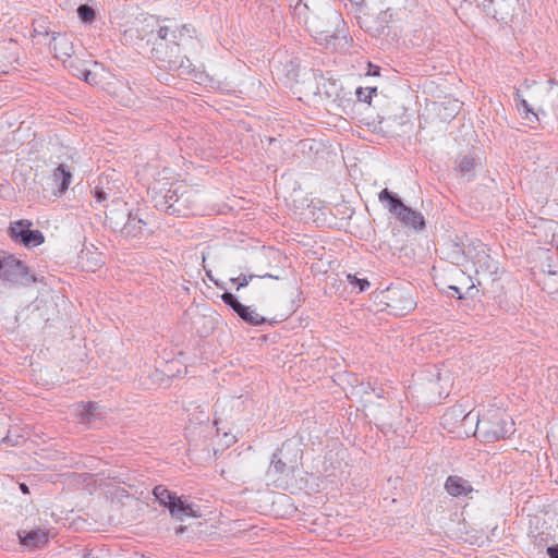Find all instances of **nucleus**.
Returning a JSON list of instances; mask_svg holds the SVG:
<instances>
[{
	"instance_id": "obj_6",
	"label": "nucleus",
	"mask_w": 558,
	"mask_h": 558,
	"mask_svg": "<svg viewBox=\"0 0 558 558\" xmlns=\"http://www.w3.org/2000/svg\"><path fill=\"white\" fill-rule=\"evenodd\" d=\"M376 300L383 305L381 311L396 317L405 316L416 307L414 289L410 284L390 286L378 292Z\"/></svg>"
},
{
	"instance_id": "obj_59",
	"label": "nucleus",
	"mask_w": 558,
	"mask_h": 558,
	"mask_svg": "<svg viewBox=\"0 0 558 558\" xmlns=\"http://www.w3.org/2000/svg\"><path fill=\"white\" fill-rule=\"evenodd\" d=\"M492 283H493V286H496L497 288L500 286L499 282L495 278H492Z\"/></svg>"
},
{
	"instance_id": "obj_38",
	"label": "nucleus",
	"mask_w": 558,
	"mask_h": 558,
	"mask_svg": "<svg viewBox=\"0 0 558 558\" xmlns=\"http://www.w3.org/2000/svg\"><path fill=\"white\" fill-rule=\"evenodd\" d=\"M444 110L446 111L445 119H453L460 110V105L457 100L449 101L448 106H444Z\"/></svg>"
},
{
	"instance_id": "obj_21",
	"label": "nucleus",
	"mask_w": 558,
	"mask_h": 558,
	"mask_svg": "<svg viewBox=\"0 0 558 558\" xmlns=\"http://www.w3.org/2000/svg\"><path fill=\"white\" fill-rule=\"evenodd\" d=\"M145 226L146 221L142 217L141 209H131L130 219L122 235L126 238H138L143 234Z\"/></svg>"
},
{
	"instance_id": "obj_13",
	"label": "nucleus",
	"mask_w": 558,
	"mask_h": 558,
	"mask_svg": "<svg viewBox=\"0 0 558 558\" xmlns=\"http://www.w3.org/2000/svg\"><path fill=\"white\" fill-rule=\"evenodd\" d=\"M76 417L81 424L89 427L98 428L105 418V412L96 401H87L82 403L81 409L76 412Z\"/></svg>"
},
{
	"instance_id": "obj_39",
	"label": "nucleus",
	"mask_w": 558,
	"mask_h": 558,
	"mask_svg": "<svg viewBox=\"0 0 558 558\" xmlns=\"http://www.w3.org/2000/svg\"><path fill=\"white\" fill-rule=\"evenodd\" d=\"M444 292L447 296H456L458 300H464V295L458 286L449 284Z\"/></svg>"
},
{
	"instance_id": "obj_64",
	"label": "nucleus",
	"mask_w": 558,
	"mask_h": 558,
	"mask_svg": "<svg viewBox=\"0 0 558 558\" xmlns=\"http://www.w3.org/2000/svg\"><path fill=\"white\" fill-rule=\"evenodd\" d=\"M299 2H300V0H296V2H295V7L299 4Z\"/></svg>"
},
{
	"instance_id": "obj_7",
	"label": "nucleus",
	"mask_w": 558,
	"mask_h": 558,
	"mask_svg": "<svg viewBox=\"0 0 558 558\" xmlns=\"http://www.w3.org/2000/svg\"><path fill=\"white\" fill-rule=\"evenodd\" d=\"M378 199L402 226L412 228L417 232L426 228L424 216L420 211L405 205L403 199L396 192L385 187L378 193Z\"/></svg>"
},
{
	"instance_id": "obj_62",
	"label": "nucleus",
	"mask_w": 558,
	"mask_h": 558,
	"mask_svg": "<svg viewBox=\"0 0 558 558\" xmlns=\"http://www.w3.org/2000/svg\"><path fill=\"white\" fill-rule=\"evenodd\" d=\"M87 255H88V253H86V256H87ZM84 257H85V252H84V251H82V252H81V255H80V258H81V259H84Z\"/></svg>"
},
{
	"instance_id": "obj_58",
	"label": "nucleus",
	"mask_w": 558,
	"mask_h": 558,
	"mask_svg": "<svg viewBox=\"0 0 558 558\" xmlns=\"http://www.w3.org/2000/svg\"><path fill=\"white\" fill-rule=\"evenodd\" d=\"M83 558H98V557H96L95 555H93V553H92V551H88V553H85V554H84Z\"/></svg>"
},
{
	"instance_id": "obj_34",
	"label": "nucleus",
	"mask_w": 558,
	"mask_h": 558,
	"mask_svg": "<svg viewBox=\"0 0 558 558\" xmlns=\"http://www.w3.org/2000/svg\"><path fill=\"white\" fill-rule=\"evenodd\" d=\"M76 76L92 86H96L100 83L99 75L89 69L77 70Z\"/></svg>"
},
{
	"instance_id": "obj_56",
	"label": "nucleus",
	"mask_w": 558,
	"mask_h": 558,
	"mask_svg": "<svg viewBox=\"0 0 558 558\" xmlns=\"http://www.w3.org/2000/svg\"><path fill=\"white\" fill-rule=\"evenodd\" d=\"M520 99H524L523 96L521 95L520 93V89H515L514 92V101H515V106L518 105L519 100Z\"/></svg>"
},
{
	"instance_id": "obj_26",
	"label": "nucleus",
	"mask_w": 558,
	"mask_h": 558,
	"mask_svg": "<svg viewBox=\"0 0 558 558\" xmlns=\"http://www.w3.org/2000/svg\"><path fill=\"white\" fill-rule=\"evenodd\" d=\"M498 270V263L493 259L489 255H485L483 258H478L476 262V275H496Z\"/></svg>"
},
{
	"instance_id": "obj_28",
	"label": "nucleus",
	"mask_w": 558,
	"mask_h": 558,
	"mask_svg": "<svg viewBox=\"0 0 558 558\" xmlns=\"http://www.w3.org/2000/svg\"><path fill=\"white\" fill-rule=\"evenodd\" d=\"M98 180H99L98 185H96L93 190H90V193L97 203H102L108 198V194H109L108 191L110 192L111 189L108 186L109 180L107 177L106 178L100 177Z\"/></svg>"
},
{
	"instance_id": "obj_55",
	"label": "nucleus",
	"mask_w": 558,
	"mask_h": 558,
	"mask_svg": "<svg viewBox=\"0 0 558 558\" xmlns=\"http://www.w3.org/2000/svg\"><path fill=\"white\" fill-rule=\"evenodd\" d=\"M20 490L23 493V494H29V487L27 486V484L25 483H20Z\"/></svg>"
},
{
	"instance_id": "obj_12",
	"label": "nucleus",
	"mask_w": 558,
	"mask_h": 558,
	"mask_svg": "<svg viewBox=\"0 0 558 558\" xmlns=\"http://www.w3.org/2000/svg\"><path fill=\"white\" fill-rule=\"evenodd\" d=\"M131 209L129 204L122 199L117 198L112 201L109 211L106 214L105 223L113 232L123 234L125 226L130 219Z\"/></svg>"
},
{
	"instance_id": "obj_46",
	"label": "nucleus",
	"mask_w": 558,
	"mask_h": 558,
	"mask_svg": "<svg viewBox=\"0 0 558 558\" xmlns=\"http://www.w3.org/2000/svg\"><path fill=\"white\" fill-rule=\"evenodd\" d=\"M392 118H397V116H395V117L387 116V117L380 118V120H379L380 131H385V128L389 129L391 126L390 121L392 120Z\"/></svg>"
},
{
	"instance_id": "obj_49",
	"label": "nucleus",
	"mask_w": 558,
	"mask_h": 558,
	"mask_svg": "<svg viewBox=\"0 0 558 558\" xmlns=\"http://www.w3.org/2000/svg\"><path fill=\"white\" fill-rule=\"evenodd\" d=\"M19 438H23L22 436H16L15 439H13L10 434H8L5 437L2 438V442L10 445V446H16L20 444Z\"/></svg>"
},
{
	"instance_id": "obj_45",
	"label": "nucleus",
	"mask_w": 558,
	"mask_h": 558,
	"mask_svg": "<svg viewBox=\"0 0 558 558\" xmlns=\"http://www.w3.org/2000/svg\"><path fill=\"white\" fill-rule=\"evenodd\" d=\"M477 292H478V288L474 283H472L470 287H468L465 293H463L464 299H466V298L473 299L476 296Z\"/></svg>"
},
{
	"instance_id": "obj_8",
	"label": "nucleus",
	"mask_w": 558,
	"mask_h": 558,
	"mask_svg": "<svg viewBox=\"0 0 558 558\" xmlns=\"http://www.w3.org/2000/svg\"><path fill=\"white\" fill-rule=\"evenodd\" d=\"M7 233L13 243L27 248L37 247L45 242L44 233L33 229V222L27 219L11 221Z\"/></svg>"
},
{
	"instance_id": "obj_4",
	"label": "nucleus",
	"mask_w": 558,
	"mask_h": 558,
	"mask_svg": "<svg viewBox=\"0 0 558 558\" xmlns=\"http://www.w3.org/2000/svg\"><path fill=\"white\" fill-rule=\"evenodd\" d=\"M303 449L301 441L295 438L284 440L271 456L267 476L275 481H287L294 477L302 466Z\"/></svg>"
},
{
	"instance_id": "obj_9",
	"label": "nucleus",
	"mask_w": 558,
	"mask_h": 558,
	"mask_svg": "<svg viewBox=\"0 0 558 558\" xmlns=\"http://www.w3.org/2000/svg\"><path fill=\"white\" fill-rule=\"evenodd\" d=\"M221 301L246 325L257 327L265 324H277V320H268L256 313L251 306L243 304L239 298L230 291L223 292Z\"/></svg>"
},
{
	"instance_id": "obj_25",
	"label": "nucleus",
	"mask_w": 558,
	"mask_h": 558,
	"mask_svg": "<svg viewBox=\"0 0 558 558\" xmlns=\"http://www.w3.org/2000/svg\"><path fill=\"white\" fill-rule=\"evenodd\" d=\"M191 195H192L191 191L184 189L179 194L178 201H175L174 203L170 202L169 215H173V216H178V217L187 216L189 215L187 202L190 201Z\"/></svg>"
},
{
	"instance_id": "obj_36",
	"label": "nucleus",
	"mask_w": 558,
	"mask_h": 558,
	"mask_svg": "<svg viewBox=\"0 0 558 558\" xmlns=\"http://www.w3.org/2000/svg\"><path fill=\"white\" fill-rule=\"evenodd\" d=\"M33 37L35 36H48L52 32H50L46 20L34 21L33 23Z\"/></svg>"
},
{
	"instance_id": "obj_16",
	"label": "nucleus",
	"mask_w": 558,
	"mask_h": 558,
	"mask_svg": "<svg viewBox=\"0 0 558 558\" xmlns=\"http://www.w3.org/2000/svg\"><path fill=\"white\" fill-rule=\"evenodd\" d=\"M72 178L70 167L65 163H59L52 173L53 182L58 186L57 190L53 191V195L60 197L65 194L72 182Z\"/></svg>"
},
{
	"instance_id": "obj_40",
	"label": "nucleus",
	"mask_w": 558,
	"mask_h": 558,
	"mask_svg": "<svg viewBox=\"0 0 558 558\" xmlns=\"http://www.w3.org/2000/svg\"><path fill=\"white\" fill-rule=\"evenodd\" d=\"M465 414L466 413L461 405H454V407L450 408L444 416L445 417L451 416L454 418L461 417V420H462Z\"/></svg>"
},
{
	"instance_id": "obj_24",
	"label": "nucleus",
	"mask_w": 558,
	"mask_h": 558,
	"mask_svg": "<svg viewBox=\"0 0 558 558\" xmlns=\"http://www.w3.org/2000/svg\"><path fill=\"white\" fill-rule=\"evenodd\" d=\"M313 221L317 227L331 228L333 225L335 217L332 216L331 209L328 206L313 207L311 210Z\"/></svg>"
},
{
	"instance_id": "obj_22",
	"label": "nucleus",
	"mask_w": 558,
	"mask_h": 558,
	"mask_svg": "<svg viewBox=\"0 0 558 558\" xmlns=\"http://www.w3.org/2000/svg\"><path fill=\"white\" fill-rule=\"evenodd\" d=\"M518 112L526 121V125L535 129L541 123V114H545L542 109L534 110V108L526 101V99H520L515 106Z\"/></svg>"
},
{
	"instance_id": "obj_15",
	"label": "nucleus",
	"mask_w": 558,
	"mask_h": 558,
	"mask_svg": "<svg viewBox=\"0 0 558 558\" xmlns=\"http://www.w3.org/2000/svg\"><path fill=\"white\" fill-rule=\"evenodd\" d=\"M444 488L448 495L454 498L469 497L474 490L471 483L459 475H449L445 481Z\"/></svg>"
},
{
	"instance_id": "obj_11",
	"label": "nucleus",
	"mask_w": 558,
	"mask_h": 558,
	"mask_svg": "<svg viewBox=\"0 0 558 558\" xmlns=\"http://www.w3.org/2000/svg\"><path fill=\"white\" fill-rule=\"evenodd\" d=\"M440 254L444 259L456 266L464 265L469 259L465 251L464 236L458 234L448 236L440 246Z\"/></svg>"
},
{
	"instance_id": "obj_1",
	"label": "nucleus",
	"mask_w": 558,
	"mask_h": 558,
	"mask_svg": "<svg viewBox=\"0 0 558 558\" xmlns=\"http://www.w3.org/2000/svg\"><path fill=\"white\" fill-rule=\"evenodd\" d=\"M165 24L157 29V38L150 50L153 60L167 72L196 76V69L190 58L183 53L185 46L194 40L195 28L191 24H178L166 17Z\"/></svg>"
},
{
	"instance_id": "obj_51",
	"label": "nucleus",
	"mask_w": 558,
	"mask_h": 558,
	"mask_svg": "<svg viewBox=\"0 0 558 558\" xmlns=\"http://www.w3.org/2000/svg\"><path fill=\"white\" fill-rule=\"evenodd\" d=\"M367 74L371 76H377L380 74V66L368 63Z\"/></svg>"
},
{
	"instance_id": "obj_43",
	"label": "nucleus",
	"mask_w": 558,
	"mask_h": 558,
	"mask_svg": "<svg viewBox=\"0 0 558 558\" xmlns=\"http://www.w3.org/2000/svg\"><path fill=\"white\" fill-rule=\"evenodd\" d=\"M180 193L181 192H179V189H169L165 194L168 204L170 205V202L174 203L175 201H178Z\"/></svg>"
},
{
	"instance_id": "obj_14",
	"label": "nucleus",
	"mask_w": 558,
	"mask_h": 558,
	"mask_svg": "<svg viewBox=\"0 0 558 558\" xmlns=\"http://www.w3.org/2000/svg\"><path fill=\"white\" fill-rule=\"evenodd\" d=\"M218 319L215 312L208 310V313L195 314L192 320V326L198 337L207 338L215 331Z\"/></svg>"
},
{
	"instance_id": "obj_32",
	"label": "nucleus",
	"mask_w": 558,
	"mask_h": 558,
	"mask_svg": "<svg viewBox=\"0 0 558 558\" xmlns=\"http://www.w3.org/2000/svg\"><path fill=\"white\" fill-rule=\"evenodd\" d=\"M475 165V158L471 155H463L457 159V169L462 175L471 173Z\"/></svg>"
},
{
	"instance_id": "obj_17",
	"label": "nucleus",
	"mask_w": 558,
	"mask_h": 558,
	"mask_svg": "<svg viewBox=\"0 0 558 558\" xmlns=\"http://www.w3.org/2000/svg\"><path fill=\"white\" fill-rule=\"evenodd\" d=\"M322 15L327 21V25L320 28L319 33L325 34L326 37L337 38L338 28L343 23L341 13L328 7L322 11Z\"/></svg>"
},
{
	"instance_id": "obj_19",
	"label": "nucleus",
	"mask_w": 558,
	"mask_h": 558,
	"mask_svg": "<svg viewBox=\"0 0 558 558\" xmlns=\"http://www.w3.org/2000/svg\"><path fill=\"white\" fill-rule=\"evenodd\" d=\"M50 49L56 53V57H71L74 53L73 44L65 33H51Z\"/></svg>"
},
{
	"instance_id": "obj_35",
	"label": "nucleus",
	"mask_w": 558,
	"mask_h": 558,
	"mask_svg": "<svg viewBox=\"0 0 558 558\" xmlns=\"http://www.w3.org/2000/svg\"><path fill=\"white\" fill-rule=\"evenodd\" d=\"M256 276L253 274H240L238 277L230 278V281L235 284V290L240 291L242 288H245L248 286V283L255 278Z\"/></svg>"
},
{
	"instance_id": "obj_3",
	"label": "nucleus",
	"mask_w": 558,
	"mask_h": 558,
	"mask_svg": "<svg viewBox=\"0 0 558 558\" xmlns=\"http://www.w3.org/2000/svg\"><path fill=\"white\" fill-rule=\"evenodd\" d=\"M463 418L464 421H476L475 434L484 442L508 439L515 432L513 418L500 408L492 407L477 414H473V411H470Z\"/></svg>"
},
{
	"instance_id": "obj_48",
	"label": "nucleus",
	"mask_w": 558,
	"mask_h": 558,
	"mask_svg": "<svg viewBox=\"0 0 558 558\" xmlns=\"http://www.w3.org/2000/svg\"><path fill=\"white\" fill-rule=\"evenodd\" d=\"M104 264L102 255L100 253L95 254L90 260V267H99Z\"/></svg>"
},
{
	"instance_id": "obj_63",
	"label": "nucleus",
	"mask_w": 558,
	"mask_h": 558,
	"mask_svg": "<svg viewBox=\"0 0 558 558\" xmlns=\"http://www.w3.org/2000/svg\"><path fill=\"white\" fill-rule=\"evenodd\" d=\"M477 286H482V281L481 280H477Z\"/></svg>"
},
{
	"instance_id": "obj_10",
	"label": "nucleus",
	"mask_w": 558,
	"mask_h": 558,
	"mask_svg": "<svg viewBox=\"0 0 558 558\" xmlns=\"http://www.w3.org/2000/svg\"><path fill=\"white\" fill-rule=\"evenodd\" d=\"M401 408L393 403H379L373 412L376 427L384 434L395 430L400 424Z\"/></svg>"
},
{
	"instance_id": "obj_50",
	"label": "nucleus",
	"mask_w": 558,
	"mask_h": 558,
	"mask_svg": "<svg viewBox=\"0 0 558 558\" xmlns=\"http://www.w3.org/2000/svg\"><path fill=\"white\" fill-rule=\"evenodd\" d=\"M399 110H401V114L399 116V122L398 124L399 125H403L405 124L407 122H409V117L408 114L405 113L407 112V109L403 107V106H400L399 107Z\"/></svg>"
},
{
	"instance_id": "obj_54",
	"label": "nucleus",
	"mask_w": 558,
	"mask_h": 558,
	"mask_svg": "<svg viewBox=\"0 0 558 558\" xmlns=\"http://www.w3.org/2000/svg\"><path fill=\"white\" fill-rule=\"evenodd\" d=\"M186 531H187V526L186 525H179V526L175 527V534L177 535L184 534Z\"/></svg>"
},
{
	"instance_id": "obj_33",
	"label": "nucleus",
	"mask_w": 558,
	"mask_h": 558,
	"mask_svg": "<svg viewBox=\"0 0 558 558\" xmlns=\"http://www.w3.org/2000/svg\"><path fill=\"white\" fill-rule=\"evenodd\" d=\"M347 280L351 284L352 289L356 290L357 292H364L371 286V282L368 281L367 278H359L356 275L353 274H348Z\"/></svg>"
},
{
	"instance_id": "obj_5",
	"label": "nucleus",
	"mask_w": 558,
	"mask_h": 558,
	"mask_svg": "<svg viewBox=\"0 0 558 558\" xmlns=\"http://www.w3.org/2000/svg\"><path fill=\"white\" fill-rule=\"evenodd\" d=\"M0 280L7 287H31L36 282H43L44 277L38 278L22 259L13 254L0 251Z\"/></svg>"
},
{
	"instance_id": "obj_20",
	"label": "nucleus",
	"mask_w": 558,
	"mask_h": 558,
	"mask_svg": "<svg viewBox=\"0 0 558 558\" xmlns=\"http://www.w3.org/2000/svg\"><path fill=\"white\" fill-rule=\"evenodd\" d=\"M19 544L28 548H38L40 544L48 542L47 532L37 530H20L17 531Z\"/></svg>"
},
{
	"instance_id": "obj_41",
	"label": "nucleus",
	"mask_w": 558,
	"mask_h": 558,
	"mask_svg": "<svg viewBox=\"0 0 558 558\" xmlns=\"http://www.w3.org/2000/svg\"><path fill=\"white\" fill-rule=\"evenodd\" d=\"M180 499H181V496H178V494H177L175 496H172V498L169 499L168 502L163 507V508L168 509L171 518L174 515V512H175V509L178 507Z\"/></svg>"
},
{
	"instance_id": "obj_52",
	"label": "nucleus",
	"mask_w": 558,
	"mask_h": 558,
	"mask_svg": "<svg viewBox=\"0 0 558 558\" xmlns=\"http://www.w3.org/2000/svg\"><path fill=\"white\" fill-rule=\"evenodd\" d=\"M367 90H366V98L371 99L373 98L374 95H377V87L374 86V87H365Z\"/></svg>"
},
{
	"instance_id": "obj_30",
	"label": "nucleus",
	"mask_w": 558,
	"mask_h": 558,
	"mask_svg": "<svg viewBox=\"0 0 558 558\" xmlns=\"http://www.w3.org/2000/svg\"><path fill=\"white\" fill-rule=\"evenodd\" d=\"M494 302L499 306L500 310L507 312V313H515L517 311V304L515 302L511 301L506 291H502L498 294H495L493 296Z\"/></svg>"
},
{
	"instance_id": "obj_60",
	"label": "nucleus",
	"mask_w": 558,
	"mask_h": 558,
	"mask_svg": "<svg viewBox=\"0 0 558 558\" xmlns=\"http://www.w3.org/2000/svg\"><path fill=\"white\" fill-rule=\"evenodd\" d=\"M473 422H474V421H471V420L464 421V418H462V424H463V425L471 424V423H473Z\"/></svg>"
},
{
	"instance_id": "obj_61",
	"label": "nucleus",
	"mask_w": 558,
	"mask_h": 558,
	"mask_svg": "<svg viewBox=\"0 0 558 558\" xmlns=\"http://www.w3.org/2000/svg\"><path fill=\"white\" fill-rule=\"evenodd\" d=\"M207 276H208V278H209V280H210V281L216 280V279L213 277V275H211V272H210V271H208V272H207Z\"/></svg>"
},
{
	"instance_id": "obj_2",
	"label": "nucleus",
	"mask_w": 558,
	"mask_h": 558,
	"mask_svg": "<svg viewBox=\"0 0 558 558\" xmlns=\"http://www.w3.org/2000/svg\"><path fill=\"white\" fill-rule=\"evenodd\" d=\"M355 22L359 27L373 38L386 40L387 43L398 39L395 27L396 11L388 7L385 1H367L360 10Z\"/></svg>"
},
{
	"instance_id": "obj_31",
	"label": "nucleus",
	"mask_w": 558,
	"mask_h": 558,
	"mask_svg": "<svg viewBox=\"0 0 558 558\" xmlns=\"http://www.w3.org/2000/svg\"><path fill=\"white\" fill-rule=\"evenodd\" d=\"M153 495L155 497V500L159 504V506L165 507L168 500L171 499L172 496H175L177 493L168 489L163 485H156L153 489Z\"/></svg>"
},
{
	"instance_id": "obj_42",
	"label": "nucleus",
	"mask_w": 558,
	"mask_h": 558,
	"mask_svg": "<svg viewBox=\"0 0 558 558\" xmlns=\"http://www.w3.org/2000/svg\"><path fill=\"white\" fill-rule=\"evenodd\" d=\"M154 201H155V207L158 210H163L165 213H167L169 215L170 208H168V207H170V205L168 204L165 195L159 196V197H154Z\"/></svg>"
},
{
	"instance_id": "obj_44",
	"label": "nucleus",
	"mask_w": 558,
	"mask_h": 558,
	"mask_svg": "<svg viewBox=\"0 0 558 558\" xmlns=\"http://www.w3.org/2000/svg\"><path fill=\"white\" fill-rule=\"evenodd\" d=\"M366 88L365 87H357L355 89V96H356V99L361 102H365V104H371V99L366 98Z\"/></svg>"
},
{
	"instance_id": "obj_37",
	"label": "nucleus",
	"mask_w": 558,
	"mask_h": 558,
	"mask_svg": "<svg viewBox=\"0 0 558 558\" xmlns=\"http://www.w3.org/2000/svg\"><path fill=\"white\" fill-rule=\"evenodd\" d=\"M548 84L550 85L548 89V96L551 98V108L558 109V82L554 78L548 80Z\"/></svg>"
},
{
	"instance_id": "obj_29",
	"label": "nucleus",
	"mask_w": 558,
	"mask_h": 558,
	"mask_svg": "<svg viewBox=\"0 0 558 558\" xmlns=\"http://www.w3.org/2000/svg\"><path fill=\"white\" fill-rule=\"evenodd\" d=\"M76 12L81 22L86 25H92L96 21V10L88 3L80 4Z\"/></svg>"
},
{
	"instance_id": "obj_27",
	"label": "nucleus",
	"mask_w": 558,
	"mask_h": 558,
	"mask_svg": "<svg viewBox=\"0 0 558 558\" xmlns=\"http://www.w3.org/2000/svg\"><path fill=\"white\" fill-rule=\"evenodd\" d=\"M14 63H19L14 53L8 48L0 47V72L7 74L10 70L16 69Z\"/></svg>"
},
{
	"instance_id": "obj_47",
	"label": "nucleus",
	"mask_w": 558,
	"mask_h": 558,
	"mask_svg": "<svg viewBox=\"0 0 558 558\" xmlns=\"http://www.w3.org/2000/svg\"><path fill=\"white\" fill-rule=\"evenodd\" d=\"M546 554L549 558H558V543L548 546Z\"/></svg>"
},
{
	"instance_id": "obj_57",
	"label": "nucleus",
	"mask_w": 558,
	"mask_h": 558,
	"mask_svg": "<svg viewBox=\"0 0 558 558\" xmlns=\"http://www.w3.org/2000/svg\"><path fill=\"white\" fill-rule=\"evenodd\" d=\"M259 278H271V279H276V280H279L280 277L279 276H274L271 274H265V275H262V276H258Z\"/></svg>"
},
{
	"instance_id": "obj_23",
	"label": "nucleus",
	"mask_w": 558,
	"mask_h": 558,
	"mask_svg": "<svg viewBox=\"0 0 558 558\" xmlns=\"http://www.w3.org/2000/svg\"><path fill=\"white\" fill-rule=\"evenodd\" d=\"M201 517V508L194 502H190L184 495H181V499L175 509L172 519L177 521H183L184 518H198Z\"/></svg>"
},
{
	"instance_id": "obj_53",
	"label": "nucleus",
	"mask_w": 558,
	"mask_h": 558,
	"mask_svg": "<svg viewBox=\"0 0 558 558\" xmlns=\"http://www.w3.org/2000/svg\"><path fill=\"white\" fill-rule=\"evenodd\" d=\"M214 284L220 289V290H223L225 292L228 291L227 290V287H226V282H222V281H219L218 279L216 280H213Z\"/></svg>"
},
{
	"instance_id": "obj_18",
	"label": "nucleus",
	"mask_w": 558,
	"mask_h": 558,
	"mask_svg": "<svg viewBox=\"0 0 558 558\" xmlns=\"http://www.w3.org/2000/svg\"><path fill=\"white\" fill-rule=\"evenodd\" d=\"M340 92H342V87L338 80L336 78H325L323 74H320V81L317 83L316 95H324L326 99H330L332 101L342 100L340 96Z\"/></svg>"
}]
</instances>
